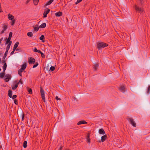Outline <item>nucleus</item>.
I'll list each match as a JSON object with an SVG mask.
<instances>
[{
    "mask_svg": "<svg viewBox=\"0 0 150 150\" xmlns=\"http://www.w3.org/2000/svg\"><path fill=\"white\" fill-rule=\"evenodd\" d=\"M108 45L107 44L103 42H98L97 44V48L100 50L102 48L107 47Z\"/></svg>",
    "mask_w": 150,
    "mask_h": 150,
    "instance_id": "1",
    "label": "nucleus"
},
{
    "mask_svg": "<svg viewBox=\"0 0 150 150\" xmlns=\"http://www.w3.org/2000/svg\"><path fill=\"white\" fill-rule=\"evenodd\" d=\"M18 116L22 117V121L24 120L25 115L21 108H20L19 109L18 111Z\"/></svg>",
    "mask_w": 150,
    "mask_h": 150,
    "instance_id": "2",
    "label": "nucleus"
},
{
    "mask_svg": "<svg viewBox=\"0 0 150 150\" xmlns=\"http://www.w3.org/2000/svg\"><path fill=\"white\" fill-rule=\"evenodd\" d=\"M40 92L41 93V98L43 101L45 103L46 101L45 99L44 91L43 89L41 87H40Z\"/></svg>",
    "mask_w": 150,
    "mask_h": 150,
    "instance_id": "3",
    "label": "nucleus"
},
{
    "mask_svg": "<svg viewBox=\"0 0 150 150\" xmlns=\"http://www.w3.org/2000/svg\"><path fill=\"white\" fill-rule=\"evenodd\" d=\"M127 119L129 121L131 124L134 127H136V124L134 122L133 119L130 118H127Z\"/></svg>",
    "mask_w": 150,
    "mask_h": 150,
    "instance_id": "4",
    "label": "nucleus"
},
{
    "mask_svg": "<svg viewBox=\"0 0 150 150\" xmlns=\"http://www.w3.org/2000/svg\"><path fill=\"white\" fill-rule=\"evenodd\" d=\"M28 62L30 64H34L35 62V59L32 57H29L28 59Z\"/></svg>",
    "mask_w": 150,
    "mask_h": 150,
    "instance_id": "5",
    "label": "nucleus"
},
{
    "mask_svg": "<svg viewBox=\"0 0 150 150\" xmlns=\"http://www.w3.org/2000/svg\"><path fill=\"white\" fill-rule=\"evenodd\" d=\"M134 9L137 11H138V13L142 12L144 11V10L143 8H141L139 7L137 5H135L134 6Z\"/></svg>",
    "mask_w": 150,
    "mask_h": 150,
    "instance_id": "6",
    "label": "nucleus"
},
{
    "mask_svg": "<svg viewBox=\"0 0 150 150\" xmlns=\"http://www.w3.org/2000/svg\"><path fill=\"white\" fill-rule=\"evenodd\" d=\"M6 61L3 60L1 61V62L2 63H4V65L3 67V71L4 72H5V71L6 70L7 65L6 64Z\"/></svg>",
    "mask_w": 150,
    "mask_h": 150,
    "instance_id": "7",
    "label": "nucleus"
},
{
    "mask_svg": "<svg viewBox=\"0 0 150 150\" xmlns=\"http://www.w3.org/2000/svg\"><path fill=\"white\" fill-rule=\"evenodd\" d=\"M13 83L15 84L12 86V89L13 90L16 89L18 87V83H17V80L14 81Z\"/></svg>",
    "mask_w": 150,
    "mask_h": 150,
    "instance_id": "8",
    "label": "nucleus"
},
{
    "mask_svg": "<svg viewBox=\"0 0 150 150\" xmlns=\"http://www.w3.org/2000/svg\"><path fill=\"white\" fill-rule=\"evenodd\" d=\"M119 89L121 92L124 93L125 91V87L124 86L121 85L120 88H119Z\"/></svg>",
    "mask_w": 150,
    "mask_h": 150,
    "instance_id": "9",
    "label": "nucleus"
},
{
    "mask_svg": "<svg viewBox=\"0 0 150 150\" xmlns=\"http://www.w3.org/2000/svg\"><path fill=\"white\" fill-rule=\"evenodd\" d=\"M47 10L45 11L43 15V17L46 18L47 17V15L49 13L50 11V9L48 8H46Z\"/></svg>",
    "mask_w": 150,
    "mask_h": 150,
    "instance_id": "10",
    "label": "nucleus"
},
{
    "mask_svg": "<svg viewBox=\"0 0 150 150\" xmlns=\"http://www.w3.org/2000/svg\"><path fill=\"white\" fill-rule=\"evenodd\" d=\"M6 78H5V81L7 82L11 79V76L9 74H6Z\"/></svg>",
    "mask_w": 150,
    "mask_h": 150,
    "instance_id": "11",
    "label": "nucleus"
},
{
    "mask_svg": "<svg viewBox=\"0 0 150 150\" xmlns=\"http://www.w3.org/2000/svg\"><path fill=\"white\" fill-rule=\"evenodd\" d=\"M90 133H88L86 137V138L87 140V143L90 144L91 142L90 139Z\"/></svg>",
    "mask_w": 150,
    "mask_h": 150,
    "instance_id": "12",
    "label": "nucleus"
},
{
    "mask_svg": "<svg viewBox=\"0 0 150 150\" xmlns=\"http://www.w3.org/2000/svg\"><path fill=\"white\" fill-rule=\"evenodd\" d=\"M99 66V64L95 63L93 66L94 71H96Z\"/></svg>",
    "mask_w": 150,
    "mask_h": 150,
    "instance_id": "13",
    "label": "nucleus"
},
{
    "mask_svg": "<svg viewBox=\"0 0 150 150\" xmlns=\"http://www.w3.org/2000/svg\"><path fill=\"white\" fill-rule=\"evenodd\" d=\"M98 132L100 134L104 135L105 133V131L103 128L100 129L99 130Z\"/></svg>",
    "mask_w": 150,
    "mask_h": 150,
    "instance_id": "14",
    "label": "nucleus"
},
{
    "mask_svg": "<svg viewBox=\"0 0 150 150\" xmlns=\"http://www.w3.org/2000/svg\"><path fill=\"white\" fill-rule=\"evenodd\" d=\"M11 39H10L8 38H6L5 40H6L5 42V44L6 45L7 44H11L12 41L11 40Z\"/></svg>",
    "mask_w": 150,
    "mask_h": 150,
    "instance_id": "15",
    "label": "nucleus"
},
{
    "mask_svg": "<svg viewBox=\"0 0 150 150\" xmlns=\"http://www.w3.org/2000/svg\"><path fill=\"white\" fill-rule=\"evenodd\" d=\"M62 13L61 11H59L55 13V16L57 17H60L62 16Z\"/></svg>",
    "mask_w": 150,
    "mask_h": 150,
    "instance_id": "16",
    "label": "nucleus"
},
{
    "mask_svg": "<svg viewBox=\"0 0 150 150\" xmlns=\"http://www.w3.org/2000/svg\"><path fill=\"white\" fill-rule=\"evenodd\" d=\"M107 138V136L106 134L104 135L101 137V141L102 142H103L105 141Z\"/></svg>",
    "mask_w": 150,
    "mask_h": 150,
    "instance_id": "17",
    "label": "nucleus"
},
{
    "mask_svg": "<svg viewBox=\"0 0 150 150\" xmlns=\"http://www.w3.org/2000/svg\"><path fill=\"white\" fill-rule=\"evenodd\" d=\"M87 124V122L84 120H81L79 121L77 125H79L82 124Z\"/></svg>",
    "mask_w": 150,
    "mask_h": 150,
    "instance_id": "18",
    "label": "nucleus"
},
{
    "mask_svg": "<svg viewBox=\"0 0 150 150\" xmlns=\"http://www.w3.org/2000/svg\"><path fill=\"white\" fill-rule=\"evenodd\" d=\"M45 39L44 35H42L40 38V39L42 40L43 42H45V40H44Z\"/></svg>",
    "mask_w": 150,
    "mask_h": 150,
    "instance_id": "19",
    "label": "nucleus"
},
{
    "mask_svg": "<svg viewBox=\"0 0 150 150\" xmlns=\"http://www.w3.org/2000/svg\"><path fill=\"white\" fill-rule=\"evenodd\" d=\"M26 67V63H25L24 64L22 65L21 68V69L23 70H24Z\"/></svg>",
    "mask_w": 150,
    "mask_h": 150,
    "instance_id": "20",
    "label": "nucleus"
},
{
    "mask_svg": "<svg viewBox=\"0 0 150 150\" xmlns=\"http://www.w3.org/2000/svg\"><path fill=\"white\" fill-rule=\"evenodd\" d=\"M8 18L9 20H12L14 18V16L12 15L8 14Z\"/></svg>",
    "mask_w": 150,
    "mask_h": 150,
    "instance_id": "21",
    "label": "nucleus"
},
{
    "mask_svg": "<svg viewBox=\"0 0 150 150\" xmlns=\"http://www.w3.org/2000/svg\"><path fill=\"white\" fill-rule=\"evenodd\" d=\"M12 91L11 90H9L8 93V96L10 98H11L12 97Z\"/></svg>",
    "mask_w": 150,
    "mask_h": 150,
    "instance_id": "22",
    "label": "nucleus"
},
{
    "mask_svg": "<svg viewBox=\"0 0 150 150\" xmlns=\"http://www.w3.org/2000/svg\"><path fill=\"white\" fill-rule=\"evenodd\" d=\"M46 24L45 23H44L40 25L39 27L40 28H45L46 26Z\"/></svg>",
    "mask_w": 150,
    "mask_h": 150,
    "instance_id": "23",
    "label": "nucleus"
},
{
    "mask_svg": "<svg viewBox=\"0 0 150 150\" xmlns=\"http://www.w3.org/2000/svg\"><path fill=\"white\" fill-rule=\"evenodd\" d=\"M54 1V0H50V1L47 2L46 4L45 5V6H47V5L50 4Z\"/></svg>",
    "mask_w": 150,
    "mask_h": 150,
    "instance_id": "24",
    "label": "nucleus"
},
{
    "mask_svg": "<svg viewBox=\"0 0 150 150\" xmlns=\"http://www.w3.org/2000/svg\"><path fill=\"white\" fill-rule=\"evenodd\" d=\"M23 71L21 69H19L18 70V73L21 76H22V72H23Z\"/></svg>",
    "mask_w": 150,
    "mask_h": 150,
    "instance_id": "25",
    "label": "nucleus"
},
{
    "mask_svg": "<svg viewBox=\"0 0 150 150\" xmlns=\"http://www.w3.org/2000/svg\"><path fill=\"white\" fill-rule=\"evenodd\" d=\"M35 27H34V30L36 31H37L38 30L39 27H38V25H35Z\"/></svg>",
    "mask_w": 150,
    "mask_h": 150,
    "instance_id": "26",
    "label": "nucleus"
},
{
    "mask_svg": "<svg viewBox=\"0 0 150 150\" xmlns=\"http://www.w3.org/2000/svg\"><path fill=\"white\" fill-rule=\"evenodd\" d=\"M27 142L26 141H25L23 143V147L24 148H25L27 147Z\"/></svg>",
    "mask_w": 150,
    "mask_h": 150,
    "instance_id": "27",
    "label": "nucleus"
},
{
    "mask_svg": "<svg viewBox=\"0 0 150 150\" xmlns=\"http://www.w3.org/2000/svg\"><path fill=\"white\" fill-rule=\"evenodd\" d=\"M55 67L54 66H51L50 67V69L49 70V71H53L55 70Z\"/></svg>",
    "mask_w": 150,
    "mask_h": 150,
    "instance_id": "28",
    "label": "nucleus"
},
{
    "mask_svg": "<svg viewBox=\"0 0 150 150\" xmlns=\"http://www.w3.org/2000/svg\"><path fill=\"white\" fill-rule=\"evenodd\" d=\"M27 35L29 37H31L33 36V33L32 32H28V33Z\"/></svg>",
    "mask_w": 150,
    "mask_h": 150,
    "instance_id": "29",
    "label": "nucleus"
},
{
    "mask_svg": "<svg viewBox=\"0 0 150 150\" xmlns=\"http://www.w3.org/2000/svg\"><path fill=\"white\" fill-rule=\"evenodd\" d=\"M27 88L28 91L29 92V93L30 94H32V89L31 88H30L28 87Z\"/></svg>",
    "mask_w": 150,
    "mask_h": 150,
    "instance_id": "30",
    "label": "nucleus"
},
{
    "mask_svg": "<svg viewBox=\"0 0 150 150\" xmlns=\"http://www.w3.org/2000/svg\"><path fill=\"white\" fill-rule=\"evenodd\" d=\"M34 4L36 5L38 4L39 0H33Z\"/></svg>",
    "mask_w": 150,
    "mask_h": 150,
    "instance_id": "31",
    "label": "nucleus"
},
{
    "mask_svg": "<svg viewBox=\"0 0 150 150\" xmlns=\"http://www.w3.org/2000/svg\"><path fill=\"white\" fill-rule=\"evenodd\" d=\"M5 75V73L3 71V72L0 73V78H3L4 76Z\"/></svg>",
    "mask_w": 150,
    "mask_h": 150,
    "instance_id": "32",
    "label": "nucleus"
},
{
    "mask_svg": "<svg viewBox=\"0 0 150 150\" xmlns=\"http://www.w3.org/2000/svg\"><path fill=\"white\" fill-rule=\"evenodd\" d=\"M11 44H8L6 47V51H8L9 49H10V46L11 45Z\"/></svg>",
    "mask_w": 150,
    "mask_h": 150,
    "instance_id": "33",
    "label": "nucleus"
},
{
    "mask_svg": "<svg viewBox=\"0 0 150 150\" xmlns=\"http://www.w3.org/2000/svg\"><path fill=\"white\" fill-rule=\"evenodd\" d=\"M18 45H19V42H17L15 44L13 47L14 48H16L17 47H18Z\"/></svg>",
    "mask_w": 150,
    "mask_h": 150,
    "instance_id": "34",
    "label": "nucleus"
},
{
    "mask_svg": "<svg viewBox=\"0 0 150 150\" xmlns=\"http://www.w3.org/2000/svg\"><path fill=\"white\" fill-rule=\"evenodd\" d=\"M8 52V51H6L5 53L4 54V55L3 57V59H4L7 56Z\"/></svg>",
    "mask_w": 150,
    "mask_h": 150,
    "instance_id": "35",
    "label": "nucleus"
},
{
    "mask_svg": "<svg viewBox=\"0 0 150 150\" xmlns=\"http://www.w3.org/2000/svg\"><path fill=\"white\" fill-rule=\"evenodd\" d=\"M12 32H10L9 34V35L8 38L9 39H11L12 37Z\"/></svg>",
    "mask_w": 150,
    "mask_h": 150,
    "instance_id": "36",
    "label": "nucleus"
},
{
    "mask_svg": "<svg viewBox=\"0 0 150 150\" xmlns=\"http://www.w3.org/2000/svg\"><path fill=\"white\" fill-rule=\"evenodd\" d=\"M15 19H13L12 20V21L11 23V25H13L15 24Z\"/></svg>",
    "mask_w": 150,
    "mask_h": 150,
    "instance_id": "37",
    "label": "nucleus"
},
{
    "mask_svg": "<svg viewBox=\"0 0 150 150\" xmlns=\"http://www.w3.org/2000/svg\"><path fill=\"white\" fill-rule=\"evenodd\" d=\"M17 83H18V84H23V82L22 81V79L21 78V79L18 82H17Z\"/></svg>",
    "mask_w": 150,
    "mask_h": 150,
    "instance_id": "38",
    "label": "nucleus"
},
{
    "mask_svg": "<svg viewBox=\"0 0 150 150\" xmlns=\"http://www.w3.org/2000/svg\"><path fill=\"white\" fill-rule=\"evenodd\" d=\"M38 64H39L38 62H36L35 64L33 66V68H35L38 65Z\"/></svg>",
    "mask_w": 150,
    "mask_h": 150,
    "instance_id": "39",
    "label": "nucleus"
},
{
    "mask_svg": "<svg viewBox=\"0 0 150 150\" xmlns=\"http://www.w3.org/2000/svg\"><path fill=\"white\" fill-rule=\"evenodd\" d=\"M150 91V86H149L148 87V88L147 91V93L148 94H149V91Z\"/></svg>",
    "mask_w": 150,
    "mask_h": 150,
    "instance_id": "40",
    "label": "nucleus"
},
{
    "mask_svg": "<svg viewBox=\"0 0 150 150\" xmlns=\"http://www.w3.org/2000/svg\"><path fill=\"white\" fill-rule=\"evenodd\" d=\"M7 29V25H4L3 27V29L4 30H6Z\"/></svg>",
    "mask_w": 150,
    "mask_h": 150,
    "instance_id": "41",
    "label": "nucleus"
},
{
    "mask_svg": "<svg viewBox=\"0 0 150 150\" xmlns=\"http://www.w3.org/2000/svg\"><path fill=\"white\" fill-rule=\"evenodd\" d=\"M41 57L42 58H44L45 57V56L44 54H43L42 52L41 54Z\"/></svg>",
    "mask_w": 150,
    "mask_h": 150,
    "instance_id": "42",
    "label": "nucleus"
},
{
    "mask_svg": "<svg viewBox=\"0 0 150 150\" xmlns=\"http://www.w3.org/2000/svg\"><path fill=\"white\" fill-rule=\"evenodd\" d=\"M14 101L15 104L17 105L18 104V100L16 99H15L14 100Z\"/></svg>",
    "mask_w": 150,
    "mask_h": 150,
    "instance_id": "43",
    "label": "nucleus"
},
{
    "mask_svg": "<svg viewBox=\"0 0 150 150\" xmlns=\"http://www.w3.org/2000/svg\"><path fill=\"white\" fill-rule=\"evenodd\" d=\"M82 0H77V1L76 2L75 4H77L78 3L80 2L81 1H82Z\"/></svg>",
    "mask_w": 150,
    "mask_h": 150,
    "instance_id": "44",
    "label": "nucleus"
},
{
    "mask_svg": "<svg viewBox=\"0 0 150 150\" xmlns=\"http://www.w3.org/2000/svg\"><path fill=\"white\" fill-rule=\"evenodd\" d=\"M17 97V96L16 95H14L12 96V99H13L16 98Z\"/></svg>",
    "mask_w": 150,
    "mask_h": 150,
    "instance_id": "45",
    "label": "nucleus"
},
{
    "mask_svg": "<svg viewBox=\"0 0 150 150\" xmlns=\"http://www.w3.org/2000/svg\"><path fill=\"white\" fill-rule=\"evenodd\" d=\"M55 99L58 100H61V99L60 98H59L57 96H56L55 97Z\"/></svg>",
    "mask_w": 150,
    "mask_h": 150,
    "instance_id": "46",
    "label": "nucleus"
},
{
    "mask_svg": "<svg viewBox=\"0 0 150 150\" xmlns=\"http://www.w3.org/2000/svg\"><path fill=\"white\" fill-rule=\"evenodd\" d=\"M38 50L37 49L36 47H35L34 49V51L35 52H37L38 51Z\"/></svg>",
    "mask_w": 150,
    "mask_h": 150,
    "instance_id": "47",
    "label": "nucleus"
},
{
    "mask_svg": "<svg viewBox=\"0 0 150 150\" xmlns=\"http://www.w3.org/2000/svg\"><path fill=\"white\" fill-rule=\"evenodd\" d=\"M5 31V30H4V29L2 30V31L1 32L0 34H1L3 33H4V31Z\"/></svg>",
    "mask_w": 150,
    "mask_h": 150,
    "instance_id": "48",
    "label": "nucleus"
},
{
    "mask_svg": "<svg viewBox=\"0 0 150 150\" xmlns=\"http://www.w3.org/2000/svg\"><path fill=\"white\" fill-rule=\"evenodd\" d=\"M63 146H61L60 148H59L58 150H62V149Z\"/></svg>",
    "mask_w": 150,
    "mask_h": 150,
    "instance_id": "49",
    "label": "nucleus"
},
{
    "mask_svg": "<svg viewBox=\"0 0 150 150\" xmlns=\"http://www.w3.org/2000/svg\"><path fill=\"white\" fill-rule=\"evenodd\" d=\"M37 52L41 54L42 52L40 50H38Z\"/></svg>",
    "mask_w": 150,
    "mask_h": 150,
    "instance_id": "50",
    "label": "nucleus"
},
{
    "mask_svg": "<svg viewBox=\"0 0 150 150\" xmlns=\"http://www.w3.org/2000/svg\"><path fill=\"white\" fill-rule=\"evenodd\" d=\"M143 0H139L140 3L141 4H142L143 3Z\"/></svg>",
    "mask_w": 150,
    "mask_h": 150,
    "instance_id": "51",
    "label": "nucleus"
},
{
    "mask_svg": "<svg viewBox=\"0 0 150 150\" xmlns=\"http://www.w3.org/2000/svg\"><path fill=\"white\" fill-rule=\"evenodd\" d=\"M14 52H13V51H12V52H11V53H10V54L11 55H12V54H13L14 53Z\"/></svg>",
    "mask_w": 150,
    "mask_h": 150,
    "instance_id": "52",
    "label": "nucleus"
},
{
    "mask_svg": "<svg viewBox=\"0 0 150 150\" xmlns=\"http://www.w3.org/2000/svg\"><path fill=\"white\" fill-rule=\"evenodd\" d=\"M3 38H1L0 39V43H1V41L3 39Z\"/></svg>",
    "mask_w": 150,
    "mask_h": 150,
    "instance_id": "53",
    "label": "nucleus"
},
{
    "mask_svg": "<svg viewBox=\"0 0 150 150\" xmlns=\"http://www.w3.org/2000/svg\"><path fill=\"white\" fill-rule=\"evenodd\" d=\"M16 48H14L13 47V50L12 51L14 52L15 50H16Z\"/></svg>",
    "mask_w": 150,
    "mask_h": 150,
    "instance_id": "54",
    "label": "nucleus"
},
{
    "mask_svg": "<svg viewBox=\"0 0 150 150\" xmlns=\"http://www.w3.org/2000/svg\"><path fill=\"white\" fill-rule=\"evenodd\" d=\"M20 50V49H18V48H17L16 49V51H19Z\"/></svg>",
    "mask_w": 150,
    "mask_h": 150,
    "instance_id": "55",
    "label": "nucleus"
},
{
    "mask_svg": "<svg viewBox=\"0 0 150 150\" xmlns=\"http://www.w3.org/2000/svg\"><path fill=\"white\" fill-rule=\"evenodd\" d=\"M30 0H27L26 2V4H27L30 1Z\"/></svg>",
    "mask_w": 150,
    "mask_h": 150,
    "instance_id": "56",
    "label": "nucleus"
},
{
    "mask_svg": "<svg viewBox=\"0 0 150 150\" xmlns=\"http://www.w3.org/2000/svg\"><path fill=\"white\" fill-rule=\"evenodd\" d=\"M3 54V53L2 52L0 51V56H1Z\"/></svg>",
    "mask_w": 150,
    "mask_h": 150,
    "instance_id": "57",
    "label": "nucleus"
},
{
    "mask_svg": "<svg viewBox=\"0 0 150 150\" xmlns=\"http://www.w3.org/2000/svg\"><path fill=\"white\" fill-rule=\"evenodd\" d=\"M47 70H48L49 69V67L48 66H47V67H46Z\"/></svg>",
    "mask_w": 150,
    "mask_h": 150,
    "instance_id": "58",
    "label": "nucleus"
},
{
    "mask_svg": "<svg viewBox=\"0 0 150 150\" xmlns=\"http://www.w3.org/2000/svg\"><path fill=\"white\" fill-rule=\"evenodd\" d=\"M2 148V146L0 145V150Z\"/></svg>",
    "mask_w": 150,
    "mask_h": 150,
    "instance_id": "59",
    "label": "nucleus"
},
{
    "mask_svg": "<svg viewBox=\"0 0 150 150\" xmlns=\"http://www.w3.org/2000/svg\"><path fill=\"white\" fill-rule=\"evenodd\" d=\"M21 128H23V127H24V126H21Z\"/></svg>",
    "mask_w": 150,
    "mask_h": 150,
    "instance_id": "60",
    "label": "nucleus"
},
{
    "mask_svg": "<svg viewBox=\"0 0 150 150\" xmlns=\"http://www.w3.org/2000/svg\"><path fill=\"white\" fill-rule=\"evenodd\" d=\"M1 68H0V71H1Z\"/></svg>",
    "mask_w": 150,
    "mask_h": 150,
    "instance_id": "61",
    "label": "nucleus"
},
{
    "mask_svg": "<svg viewBox=\"0 0 150 150\" xmlns=\"http://www.w3.org/2000/svg\"><path fill=\"white\" fill-rule=\"evenodd\" d=\"M69 150V149H68V150Z\"/></svg>",
    "mask_w": 150,
    "mask_h": 150,
    "instance_id": "62",
    "label": "nucleus"
}]
</instances>
